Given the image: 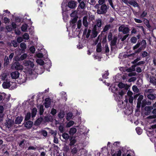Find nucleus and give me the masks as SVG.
<instances>
[{
	"mask_svg": "<svg viewBox=\"0 0 156 156\" xmlns=\"http://www.w3.org/2000/svg\"><path fill=\"white\" fill-rule=\"evenodd\" d=\"M108 9V6L104 4L101 5L100 9L97 10V13L99 14H105Z\"/></svg>",
	"mask_w": 156,
	"mask_h": 156,
	"instance_id": "f257e3e1",
	"label": "nucleus"
},
{
	"mask_svg": "<svg viewBox=\"0 0 156 156\" xmlns=\"http://www.w3.org/2000/svg\"><path fill=\"white\" fill-rule=\"evenodd\" d=\"M118 30L119 32H122L124 34H128L130 29L128 27L123 24L119 27Z\"/></svg>",
	"mask_w": 156,
	"mask_h": 156,
	"instance_id": "f03ea898",
	"label": "nucleus"
},
{
	"mask_svg": "<svg viewBox=\"0 0 156 156\" xmlns=\"http://www.w3.org/2000/svg\"><path fill=\"white\" fill-rule=\"evenodd\" d=\"M12 69L21 70L23 69V67L19 62H15L12 65Z\"/></svg>",
	"mask_w": 156,
	"mask_h": 156,
	"instance_id": "7ed1b4c3",
	"label": "nucleus"
},
{
	"mask_svg": "<svg viewBox=\"0 0 156 156\" xmlns=\"http://www.w3.org/2000/svg\"><path fill=\"white\" fill-rule=\"evenodd\" d=\"M102 24V20L100 19H96L95 21V24L93 27L94 30L97 29L98 28L100 27H101Z\"/></svg>",
	"mask_w": 156,
	"mask_h": 156,
	"instance_id": "20e7f679",
	"label": "nucleus"
},
{
	"mask_svg": "<svg viewBox=\"0 0 156 156\" xmlns=\"http://www.w3.org/2000/svg\"><path fill=\"white\" fill-rule=\"evenodd\" d=\"M145 62L144 61H140L138 62H137L135 65H133V66H131V68H129V70H130V71H135V67L137 66H139L141 64H144L145 63Z\"/></svg>",
	"mask_w": 156,
	"mask_h": 156,
	"instance_id": "39448f33",
	"label": "nucleus"
},
{
	"mask_svg": "<svg viewBox=\"0 0 156 156\" xmlns=\"http://www.w3.org/2000/svg\"><path fill=\"white\" fill-rule=\"evenodd\" d=\"M20 73L17 71H15L12 72L10 76L12 79H16L19 77Z\"/></svg>",
	"mask_w": 156,
	"mask_h": 156,
	"instance_id": "423d86ee",
	"label": "nucleus"
},
{
	"mask_svg": "<svg viewBox=\"0 0 156 156\" xmlns=\"http://www.w3.org/2000/svg\"><path fill=\"white\" fill-rule=\"evenodd\" d=\"M77 2L75 1H71L68 3V6L71 9H74L76 6Z\"/></svg>",
	"mask_w": 156,
	"mask_h": 156,
	"instance_id": "0eeeda50",
	"label": "nucleus"
},
{
	"mask_svg": "<svg viewBox=\"0 0 156 156\" xmlns=\"http://www.w3.org/2000/svg\"><path fill=\"white\" fill-rule=\"evenodd\" d=\"M118 86L119 88H123L126 90H127L129 88V86L127 84H124L121 82L119 83Z\"/></svg>",
	"mask_w": 156,
	"mask_h": 156,
	"instance_id": "6e6552de",
	"label": "nucleus"
},
{
	"mask_svg": "<svg viewBox=\"0 0 156 156\" xmlns=\"http://www.w3.org/2000/svg\"><path fill=\"white\" fill-rule=\"evenodd\" d=\"M23 63L25 66H28L31 68H33L34 66L33 62L30 61H24Z\"/></svg>",
	"mask_w": 156,
	"mask_h": 156,
	"instance_id": "1a4fd4ad",
	"label": "nucleus"
},
{
	"mask_svg": "<svg viewBox=\"0 0 156 156\" xmlns=\"http://www.w3.org/2000/svg\"><path fill=\"white\" fill-rule=\"evenodd\" d=\"M144 98V96L142 95H140L139 96L138 99L137 103V108H140L141 106V101Z\"/></svg>",
	"mask_w": 156,
	"mask_h": 156,
	"instance_id": "9d476101",
	"label": "nucleus"
},
{
	"mask_svg": "<svg viewBox=\"0 0 156 156\" xmlns=\"http://www.w3.org/2000/svg\"><path fill=\"white\" fill-rule=\"evenodd\" d=\"M51 101L49 98H46L45 99L44 102V106L46 108H49L51 105Z\"/></svg>",
	"mask_w": 156,
	"mask_h": 156,
	"instance_id": "9b49d317",
	"label": "nucleus"
},
{
	"mask_svg": "<svg viewBox=\"0 0 156 156\" xmlns=\"http://www.w3.org/2000/svg\"><path fill=\"white\" fill-rule=\"evenodd\" d=\"M14 122L13 120L11 119H9L6 120V125L8 128L11 127L14 124Z\"/></svg>",
	"mask_w": 156,
	"mask_h": 156,
	"instance_id": "f8f14e48",
	"label": "nucleus"
},
{
	"mask_svg": "<svg viewBox=\"0 0 156 156\" xmlns=\"http://www.w3.org/2000/svg\"><path fill=\"white\" fill-rule=\"evenodd\" d=\"M10 82L9 81H5L3 83L2 86L3 88L5 89L8 88L11 86Z\"/></svg>",
	"mask_w": 156,
	"mask_h": 156,
	"instance_id": "ddd939ff",
	"label": "nucleus"
},
{
	"mask_svg": "<svg viewBox=\"0 0 156 156\" xmlns=\"http://www.w3.org/2000/svg\"><path fill=\"white\" fill-rule=\"evenodd\" d=\"M128 3L135 7H138L139 6L138 3L134 0L129 1Z\"/></svg>",
	"mask_w": 156,
	"mask_h": 156,
	"instance_id": "4468645a",
	"label": "nucleus"
},
{
	"mask_svg": "<svg viewBox=\"0 0 156 156\" xmlns=\"http://www.w3.org/2000/svg\"><path fill=\"white\" fill-rule=\"evenodd\" d=\"M23 120V117L21 116H18L15 119V123L16 124H20L21 123Z\"/></svg>",
	"mask_w": 156,
	"mask_h": 156,
	"instance_id": "2eb2a0df",
	"label": "nucleus"
},
{
	"mask_svg": "<svg viewBox=\"0 0 156 156\" xmlns=\"http://www.w3.org/2000/svg\"><path fill=\"white\" fill-rule=\"evenodd\" d=\"M33 122L30 121H28L25 124V127L27 128H30L32 126Z\"/></svg>",
	"mask_w": 156,
	"mask_h": 156,
	"instance_id": "dca6fc26",
	"label": "nucleus"
},
{
	"mask_svg": "<svg viewBox=\"0 0 156 156\" xmlns=\"http://www.w3.org/2000/svg\"><path fill=\"white\" fill-rule=\"evenodd\" d=\"M110 88H111V91L113 93L116 94L118 92V89L116 86H113L112 85Z\"/></svg>",
	"mask_w": 156,
	"mask_h": 156,
	"instance_id": "f3484780",
	"label": "nucleus"
},
{
	"mask_svg": "<svg viewBox=\"0 0 156 156\" xmlns=\"http://www.w3.org/2000/svg\"><path fill=\"white\" fill-rule=\"evenodd\" d=\"M83 25L85 27L88 26V22L87 21V16H84L83 18Z\"/></svg>",
	"mask_w": 156,
	"mask_h": 156,
	"instance_id": "a211bd4d",
	"label": "nucleus"
},
{
	"mask_svg": "<svg viewBox=\"0 0 156 156\" xmlns=\"http://www.w3.org/2000/svg\"><path fill=\"white\" fill-rule=\"evenodd\" d=\"M77 130L76 128H72L70 129L69 133L70 135H74L76 132Z\"/></svg>",
	"mask_w": 156,
	"mask_h": 156,
	"instance_id": "6ab92c4d",
	"label": "nucleus"
},
{
	"mask_svg": "<svg viewBox=\"0 0 156 156\" xmlns=\"http://www.w3.org/2000/svg\"><path fill=\"white\" fill-rule=\"evenodd\" d=\"M28 26L26 23L23 24L21 27V29L23 32H26Z\"/></svg>",
	"mask_w": 156,
	"mask_h": 156,
	"instance_id": "aec40b11",
	"label": "nucleus"
},
{
	"mask_svg": "<svg viewBox=\"0 0 156 156\" xmlns=\"http://www.w3.org/2000/svg\"><path fill=\"white\" fill-rule=\"evenodd\" d=\"M152 113L153 114H154V115H151V116H149L147 117V118L148 119H154L156 118V108L155 109H154L153 111H152Z\"/></svg>",
	"mask_w": 156,
	"mask_h": 156,
	"instance_id": "412c9836",
	"label": "nucleus"
},
{
	"mask_svg": "<svg viewBox=\"0 0 156 156\" xmlns=\"http://www.w3.org/2000/svg\"><path fill=\"white\" fill-rule=\"evenodd\" d=\"M98 29H96V30H94V28L93 27L92 31V37H97L98 34V32L97 31Z\"/></svg>",
	"mask_w": 156,
	"mask_h": 156,
	"instance_id": "4be33fe9",
	"label": "nucleus"
},
{
	"mask_svg": "<svg viewBox=\"0 0 156 156\" xmlns=\"http://www.w3.org/2000/svg\"><path fill=\"white\" fill-rule=\"evenodd\" d=\"M70 140V143L69 145L71 146L73 145L76 142V140L75 138H74L73 137H71Z\"/></svg>",
	"mask_w": 156,
	"mask_h": 156,
	"instance_id": "5701e85b",
	"label": "nucleus"
},
{
	"mask_svg": "<svg viewBox=\"0 0 156 156\" xmlns=\"http://www.w3.org/2000/svg\"><path fill=\"white\" fill-rule=\"evenodd\" d=\"M154 91V90L152 89H148L146 90L145 91L144 95L146 96L147 95L150 94V93L153 92Z\"/></svg>",
	"mask_w": 156,
	"mask_h": 156,
	"instance_id": "b1692460",
	"label": "nucleus"
},
{
	"mask_svg": "<svg viewBox=\"0 0 156 156\" xmlns=\"http://www.w3.org/2000/svg\"><path fill=\"white\" fill-rule=\"evenodd\" d=\"M117 40V38L116 37H114L113 40L112 41L111 43V46H114L116 44Z\"/></svg>",
	"mask_w": 156,
	"mask_h": 156,
	"instance_id": "393cba45",
	"label": "nucleus"
},
{
	"mask_svg": "<svg viewBox=\"0 0 156 156\" xmlns=\"http://www.w3.org/2000/svg\"><path fill=\"white\" fill-rule=\"evenodd\" d=\"M150 82L154 85H156V79L154 77H150Z\"/></svg>",
	"mask_w": 156,
	"mask_h": 156,
	"instance_id": "a878e982",
	"label": "nucleus"
},
{
	"mask_svg": "<svg viewBox=\"0 0 156 156\" xmlns=\"http://www.w3.org/2000/svg\"><path fill=\"white\" fill-rule=\"evenodd\" d=\"M101 44L100 43H99L97 45L96 51L97 52H100L101 51Z\"/></svg>",
	"mask_w": 156,
	"mask_h": 156,
	"instance_id": "bb28decb",
	"label": "nucleus"
},
{
	"mask_svg": "<svg viewBox=\"0 0 156 156\" xmlns=\"http://www.w3.org/2000/svg\"><path fill=\"white\" fill-rule=\"evenodd\" d=\"M39 113L40 115H42L44 112V106L42 105L39 106Z\"/></svg>",
	"mask_w": 156,
	"mask_h": 156,
	"instance_id": "cd10ccee",
	"label": "nucleus"
},
{
	"mask_svg": "<svg viewBox=\"0 0 156 156\" xmlns=\"http://www.w3.org/2000/svg\"><path fill=\"white\" fill-rule=\"evenodd\" d=\"M65 115L64 112L61 111L58 114V116L60 119H61L64 117Z\"/></svg>",
	"mask_w": 156,
	"mask_h": 156,
	"instance_id": "c85d7f7f",
	"label": "nucleus"
},
{
	"mask_svg": "<svg viewBox=\"0 0 156 156\" xmlns=\"http://www.w3.org/2000/svg\"><path fill=\"white\" fill-rule=\"evenodd\" d=\"M79 6L81 9H84L86 5L83 1H81L80 2Z\"/></svg>",
	"mask_w": 156,
	"mask_h": 156,
	"instance_id": "c756f323",
	"label": "nucleus"
},
{
	"mask_svg": "<svg viewBox=\"0 0 156 156\" xmlns=\"http://www.w3.org/2000/svg\"><path fill=\"white\" fill-rule=\"evenodd\" d=\"M147 95L148 98L150 100H154L156 97L155 95L153 94H149Z\"/></svg>",
	"mask_w": 156,
	"mask_h": 156,
	"instance_id": "7c9ffc66",
	"label": "nucleus"
},
{
	"mask_svg": "<svg viewBox=\"0 0 156 156\" xmlns=\"http://www.w3.org/2000/svg\"><path fill=\"white\" fill-rule=\"evenodd\" d=\"M37 112V109L36 108H34L32 110V118L34 117L36 115Z\"/></svg>",
	"mask_w": 156,
	"mask_h": 156,
	"instance_id": "2f4dec72",
	"label": "nucleus"
},
{
	"mask_svg": "<svg viewBox=\"0 0 156 156\" xmlns=\"http://www.w3.org/2000/svg\"><path fill=\"white\" fill-rule=\"evenodd\" d=\"M73 116V114L71 112L68 113L67 115L66 119L69 121L71 119Z\"/></svg>",
	"mask_w": 156,
	"mask_h": 156,
	"instance_id": "473e14b6",
	"label": "nucleus"
},
{
	"mask_svg": "<svg viewBox=\"0 0 156 156\" xmlns=\"http://www.w3.org/2000/svg\"><path fill=\"white\" fill-rule=\"evenodd\" d=\"M141 45L142 48L144 49H145L146 46V42L145 40H143L141 42Z\"/></svg>",
	"mask_w": 156,
	"mask_h": 156,
	"instance_id": "72a5a7b5",
	"label": "nucleus"
},
{
	"mask_svg": "<svg viewBox=\"0 0 156 156\" xmlns=\"http://www.w3.org/2000/svg\"><path fill=\"white\" fill-rule=\"evenodd\" d=\"M153 109V106H146L145 108V110L147 111L149 113H150L151 110Z\"/></svg>",
	"mask_w": 156,
	"mask_h": 156,
	"instance_id": "f704fd0d",
	"label": "nucleus"
},
{
	"mask_svg": "<svg viewBox=\"0 0 156 156\" xmlns=\"http://www.w3.org/2000/svg\"><path fill=\"white\" fill-rule=\"evenodd\" d=\"M62 137L65 140H68L69 138V136L68 134L67 133H64L62 135Z\"/></svg>",
	"mask_w": 156,
	"mask_h": 156,
	"instance_id": "c9c22d12",
	"label": "nucleus"
},
{
	"mask_svg": "<svg viewBox=\"0 0 156 156\" xmlns=\"http://www.w3.org/2000/svg\"><path fill=\"white\" fill-rule=\"evenodd\" d=\"M132 89L135 92L138 93L139 92V89L137 88V86L136 85H134L132 87Z\"/></svg>",
	"mask_w": 156,
	"mask_h": 156,
	"instance_id": "e433bc0d",
	"label": "nucleus"
},
{
	"mask_svg": "<svg viewBox=\"0 0 156 156\" xmlns=\"http://www.w3.org/2000/svg\"><path fill=\"white\" fill-rule=\"evenodd\" d=\"M74 124V122L73 121H70L66 124V126L67 127H70L73 126Z\"/></svg>",
	"mask_w": 156,
	"mask_h": 156,
	"instance_id": "4c0bfd02",
	"label": "nucleus"
},
{
	"mask_svg": "<svg viewBox=\"0 0 156 156\" xmlns=\"http://www.w3.org/2000/svg\"><path fill=\"white\" fill-rule=\"evenodd\" d=\"M36 62L37 64L40 65H43L44 63V61L43 60L40 59H37L36 60Z\"/></svg>",
	"mask_w": 156,
	"mask_h": 156,
	"instance_id": "58836bf2",
	"label": "nucleus"
},
{
	"mask_svg": "<svg viewBox=\"0 0 156 156\" xmlns=\"http://www.w3.org/2000/svg\"><path fill=\"white\" fill-rule=\"evenodd\" d=\"M40 133L44 136H46L47 135L48 133L46 130H41L40 131Z\"/></svg>",
	"mask_w": 156,
	"mask_h": 156,
	"instance_id": "ea45409f",
	"label": "nucleus"
},
{
	"mask_svg": "<svg viewBox=\"0 0 156 156\" xmlns=\"http://www.w3.org/2000/svg\"><path fill=\"white\" fill-rule=\"evenodd\" d=\"M136 130L137 133L139 135H140L141 134L142 132V130L139 127L136 128Z\"/></svg>",
	"mask_w": 156,
	"mask_h": 156,
	"instance_id": "a19ab883",
	"label": "nucleus"
},
{
	"mask_svg": "<svg viewBox=\"0 0 156 156\" xmlns=\"http://www.w3.org/2000/svg\"><path fill=\"white\" fill-rule=\"evenodd\" d=\"M42 120V118H40L38 119L36 121L35 124L36 125H39L41 122Z\"/></svg>",
	"mask_w": 156,
	"mask_h": 156,
	"instance_id": "79ce46f5",
	"label": "nucleus"
},
{
	"mask_svg": "<svg viewBox=\"0 0 156 156\" xmlns=\"http://www.w3.org/2000/svg\"><path fill=\"white\" fill-rule=\"evenodd\" d=\"M11 87H10V90H13L16 88L17 87L16 84V83L15 82L12 83V84H11Z\"/></svg>",
	"mask_w": 156,
	"mask_h": 156,
	"instance_id": "37998d69",
	"label": "nucleus"
},
{
	"mask_svg": "<svg viewBox=\"0 0 156 156\" xmlns=\"http://www.w3.org/2000/svg\"><path fill=\"white\" fill-rule=\"evenodd\" d=\"M110 27L111 25L110 24L106 25L103 31L105 32H106L110 28Z\"/></svg>",
	"mask_w": 156,
	"mask_h": 156,
	"instance_id": "c03bdc74",
	"label": "nucleus"
},
{
	"mask_svg": "<svg viewBox=\"0 0 156 156\" xmlns=\"http://www.w3.org/2000/svg\"><path fill=\"white\" fill-rule=\"evenodd\" d=\"M24 39L28 40L29 38V36L27 33H25L23 36Z\"/></svg>",
	"mask_w": 156,
	"mask_h": 156,
	"instance_id": "a18cd8bd",
	"label": "nucleus"
},
{
	"mask_svg": "<svg viewBox=\"0 0 156 156\" xmlns=\"http://www.w3.org/2000/svg\"><path fill=\"white\" fill-rule=\"evenodd\" d=\"M130 40L132 43L135 44L137 41V39L136 37H133L131 38Z\"/></svg>",
	"mask_w": 156,
	"mask_h": 156,
	"instance_id": "49530a36",
	"label": "nucleus"
},
{
	"mask_svg": "<svg viewBox=\"0 0 156 156\" xmlns=\"http://www.w3.org/2000/svg\"><path fill=\"white\" fill-rule=\"evenodd\" d=\"M104 49L106 53H108L109 51V49L108 47V46L107 44H105L104 47Z\"/></svg>",
	"mask_w": 156,
	"mask_h": 156,
	"instance_id": "de8ad7c7",
	"label": "nucleus"
},
{
	"mask_svg": "<svg viewBox=\"0 0 156 156\" xmlns=\"http://www.w3.org/2000/svg\"><path fill=\"white\" fill-rule=\"evenodd\" d=\"M31 114L30 112L27 113L26 115L25 120L26 121L30 119V117Z\"/></svg>",
	"mask_w": 156,
	"mask_h": 156,
	"instance_id": "09e8293b",
	"label": "nucleus"
},
{
	"mask_svg": "<svg viewBox=\"0 0 156 156\" xmlns=\"http://www.w3.org/2000/svg\"><path fill=\"white\" fill-rule=\"evenodd\" d=\"M129 36V34H126L123 37H121L120 39L122 41H123L126 39Z\"/></svg>",
	"mask_w": 156,
	"mask_h": 156,
	"instance_id": "8fccbe9b",
	"label": "nucleus"
},
{
	"mask_svg": "<svg viewBox=\"0 0 156 156\" xmlns=\"http://www.w3.org/2000/svg\"><path fill=\"white\" fill-rule=\"evenodd\" d=\"M147 105V102L146 100L144 99L142 100L141 103V106L142 107H144L146 105Z\"/></svg>",
	"mask_w": 156,
	"mask_h": 156,
	"instance_id": "3c124183",
	"label": "nucleus"
},
{
	"mask_svg": "<svg viewBox=\"0 0 156 156\" xmlns=\"http://www.w3.org/2000/svg\"><path fill=\"white\" fill-rule=\"evenodd\" d=\"M20 46L22 50H24L26 48V45L24 43H22L20 44Z\"/></svg>",
	"mask_w": 156,
	"mask_h": 156,
	"instance_id": "603ef678",
	"label": "nucleus"
},
{
	"mask_svg": "<svg viewBox=\"0 0 156 156\" xmlns=\"http://www.w3.org/2000/svg\"><path fill=\"white\" fill-rule=\"evenodd\" d=\"M27 57V55L26 54H24L20 56V61L23 60L25 59Z\"/></svg>",
	"mask_w": 156,
	"mask_h": 156,
	"instance_id": "864d4df0",
	"label": "nucleus"
},
{
	"mask_svg": "<svg viewBox=\"0 0 156 156\" xmlns=\"http://www.w3.org/2000/svg\"><path fill=\"white\" fill-rule=\"evenodd\" d=\"M77 28L79 29H80L81 27L82 24L81 20H79L77 21Z\"/></svg>",
	"mask_w": 156,
	"mask_h": 156,
	"instance_id": "5fc2aeb1",
	"label": "nucleus"
},
{
	"mask_svg": "<svg viewBox=\"0 0 156 156\" xmlns=\"http://www.w3.org/2000/svg\"><path fill=\"white\" fill-rule=\"evenodd\" d=\"M11 43H12V45L14 46V47H17L18 46V44L17 42L16 41L13 40L11 41Z\"/></svg>",
	"mask_w": 156,
	"mask_h": 156,
	"instance_id": "6e6d98bb",
	"label": "nucleus"
},
{
	"mask_svg": "<svg viewBox=\"0 0 156 156\" xmlns=\"http://www.w3.org/2000/svg\"><path fill=\"white\" fill-rule=\"evenodd\" d=\"M7 75L6 73L2 74L1 75V79L2 80H5L6 78Z\"/></svg>",
	"mask_w": 156,
	"mask_h": 156,
	"instance_id": "4d7b16f0",
	"label": "nucleus"
},
{
	"mask_svg": "<svg viewBox=\"0 0 156 156\" xmlns=\"http://www.w3.org/2000/svg\"><path fill=\"white\" fill-rule=\"evenodd\" d=\"M88 2L91 5H94L96 2L95 0H88Z\"/></svg>",
	"mask_w": 156,
	"mask_h": 156,
	"instance_id": "13d9d810",
	"label": "nucleus"
},
{
	"mask_svg": "<svg viewBox=\"0 0 156 156\" xmlns=\"http://www.w3.org/2000/svg\"><path fill=\"white\" fill-rule=\"evenodd\" d=\"M37 148V147L36 146H30L29 147L28 150H35Z\"/></svg>",
	"mask_w": 156,
	"mask_h": 156,
	"instance_id": "bf43d9fd",
	"label": "nucleus"
},
{
	"mask_svg": "<svg viewBox=\"0 0 156 156\" xmlns=\"http://www.w3.org/2000/svg\"><path fill=\"white\" fill-rule=\"evenodd\" d=\"M6 28L9 32L11 31L12 30V28L11 25H8L6 26Z\"/></svg>",
	"mask_w": 156,
	"mask_h": 156,
	"instance_id": "052dcab7",
	"label": "nucleus"
},
{
	"mask_svg": "<svg viewBox=\"0 0 156 156\" xmlns=\"http://www.w3.org/2000/svg\"><path fill=\"white\" fill-rule=\"evenodd\" d=\"M77 18L76 17H74L73 19L70 21V24L72 23L73 24L75 23L77 21Z\"/></svg>",
	"mask_w": 156,
	"mask_h": 156,
	"instance_id": "680f3d73",
	"label": "nucleus"
},
{
	"mask_svg": "<svg viewBox=\"0 0 156 156\" xmlns=\"http://www.w3.org/2000/svg\"><path fill=\"white\" fill-rule=\"evenodd\" d=\"M137 32L136 29L134 27H133L132 28V30L131 31V33L132 34H135Z\"/></svg>",
	"mask_w": 156,
	"mask_h": 156,
	"instance_id": "e2e57ef3",
	"label": "nucleus"
},
{
	"mask_svg": "<svg viewBox=\"0 0 156 156\" xmlns=\"http://www.w3.org/2000/svg\"><path fill=\"white\" fill-rule=\"evenodd\" d=\"M141 59L140 57H138L136 58V59H135L133 62H132V63L133 64H136L137 63V62L139 61H140Z\"/></svg>",
	"mask_w": 156,
	"mask_h": 156,
	"instance_id": "0e129e2a",
	"label": "nucleus"
},
{
	"mask_svg": "<svg viewBox=\"0 0 156 156\" xmlns=\"http://www.w3.org/2000/svg\"><path fill=\"white\" fill-rule=\"evenodd\" d=\"M126 90H121L120 92H119V94L121 96H123L126 93Z\"/></svg>",
	"mask_w": 156,
	"mask_h": 156,
	"instance_id": "69168bd1",
	"label": "nucleus"
},
{
	"mask_svg": "<svg viewBox=\"0 0 156 156\" xmlns=\"http://www.w3.org/2000/svg\"><path fill=\"white\" fill-rule=\"evenodd\" d=\"M77 12L76 11H74L70 14V16L72 17H74V18L76 17L77 15Z\"/></svg>",
	"mask_w": 156,
	"mask_h": 156,
	"instance_id": "338daca9",
	"label": "nucleus"
},
{
	"mask_svg": "<svg viewBox=\"0 0 156 156\" xmlns=\"http://www.w3.org/2000/svg\"><path fill=\"white\" fill-rule=\"evenodd\" d=\"M147 14V12L145 11H144L142 13L140 17L141 18H143L144 17H145L146 16Z\"/></svg>",
	"mask_w": 156,
	"mask_h": 156,
	"instance_id": "774afa93",
	"label": "nucleus"
}]
</instances>
